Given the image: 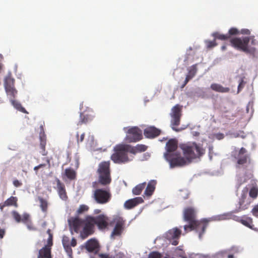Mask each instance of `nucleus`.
<instances>
[{"mask_svg": "<svg viewBox=\"0 0 258 258\" xmlns=\"http://www.w3.org/2000/svg\"><path fill=\"white\" fill-rule=\"evenodd\" d=\"M108 217L103 214L96 217L86 216V225L80 232L81 237L83 239H86L93 234L95 225L100 230L105 229L108 225Z\"/></svg>", "mask_w": 258, "mask_h": 258, "instance_id": "obj_1", "label": "nucleus"}, {"mask_svg": "<svg viewBox=\"0 0 258 258\" xmlns=\"http://www.w3.org/2000/svg\"><path fill=\"white\" fill-rule=\"evenodd\" d=\"M230 42L231 46L237 50L250 54H254L256 51V48L251 45H258V41L254 36L235 37L231 39Z\"/></svg>", "mask_w": 258, "mask_h": 258, "instance_id": "obj_2", "label": "nucleus"}, {"mask_svg": "<svg viewBox=\"0 0 258 258\" xmlns=\"http://www.w3.org/2000/svg\"><path fill=\"white\" fill-rule=\"evenodd\" d=\"M180 148L189 164L193 160L201 158L205 153L202 145L195 142L181 144Z\"/></svg>", "mask_w": 258, "mask_h": 258, "instance_id": "obj_3", "label": "nucleus"}, {"mask_svg": "<svg viewBox=\"0 0 258 258\" xmlns=\"http://www.w3.org/2000/svg\"><path fill=\"white\" fill-rule=\"evenodd\" d=\"M111 159L114 163L122 164L131 161L127 155V153H130V145L118 144L114 147Z\"/></svg>", "mask_w": 258, "mask_h": 258, "instance_id": "obj_4", "label": "nucleus"}, {"mask_svg": "<svg viewBox=\"0 0 258 258\" xmlns=\"http://www.w3.org/2000/svg\"><path fill=\"white\" fill-rule=\"evenodd\" d=\"M226 215H219L213 216L209 219H203L201 220H196L193 224V230H195L199 234L200 239L202 238L203 235L205 233L206 229L209 225V223L213 221H222L226 219Z\"/></svg>", "mask_w": 258, "mask_h": 258, "instance_id": "obj_5", "label": "nucleus"}, {"mask_svg": "<svg viewBox=\"0 0 258 258\" xmlns=\"http://www.w3.org/2000/svg\"><path fill=\"white\" fill-rule=\"evenodd\" d=\"M110 165L109 161L101 162L98 165V183L102 185H108L111 182Z\"/></svg>", "mask_w": 258, "mask_h": 258, "instance_id": "obj_6", "label": "nucleus"}, {"mask_svg": "<svg viewBox=\"0 0 258 258\" xmlns=\"http://www.w3.org/2000/svg\"><path fill=\"white\" fill-rule=\"evenodd\" d=\"M164 157L169 162L171 168L182 167L189 164L186 157L181 156L180 153L178 152L174 153H165Z\"/></svg>", "mask_w": 258, "mask_h": 258, "instance_id": "obj_7", "label": "nucleus"}, {"mask_svg": "<svg viewBox=\"0 0 258 258\" xmlns=\"http://www.w3.org/2000/svg\"><path fill=\"white\" fill-rule=\"evenodd\" d=\"M182 106L179 104L174 106L171 110L170 115L171 117V126L173 130L178 132L180 131L177 127L180 124V119L182 116Z\"/></svg>", "mask_w": 258, "mask_h": 258, "instance_id": "obj_8", "label": "nucleus"}, {"mask_svg": "<svg viewBox=\"0 0 258 258\" xmlns=\"http://www.w3.org/2000/svg\"><path fill=\"white\" fill-rule=\"evenodd\" d=\"M93 198L97 203L105 204L111 199V194L109 188H97L93 194Z\"/></svg>", "mask_w": 258, "mask_h": 258, "instance_id": "obj_9", "label": "nucleus"}, {"mask_svg": "<svg viewBox=\"0 0 258 258\" xmlns=\"http://www.w3.org/2000/svg\"><path fill=\"white\" fill-rule=\"evenodd\" d=\"M142 139V131L138 127L130 128L126 132L125 140L128 143L139 141Z\"/></svg>", "mask_w": 258, "mask_h": 258, "instance_id": "obj_10", "label": "nucleus"}, {"mask_svg": "<svg viewBox=\"0 0 258 258\" xmlns=\"http://www.w3.org/2000/svg\"><path fill=\"white\" fill-rule=\"evenodd\" d=\"M86 217L84 219L79 218L78 216L72 217L68 220V223L71 231H74L78 233L82 227L86 225ZM84 227H83V228Z\"/></svg>", "mask_w": 258, "mask_h": 258, "instance_id": "obj_11", "label": "nucleus"}, {"mask_svg": "<svg viewBox=\"0 0 258 258\" xmlns=\"http://www.w3.org/2000/svg\"><path fill=\"white\" fill-rule=\"evenodd\" d=\"M15 80L11 76H7L5 79L4 86L8 95L15 98L17 93L14 86Z\"/></svg>", "mask_w": 258, "mask_h": 258, "instance_id": "obj_12", "label": "nucleus"}, {"mask_svg": "<svg viewBox=\"0 0 258 258\" xmlns=\"http://www.w3.org/2000/svg\"><path fill=\"white\" fill-rule=\"evenodd\" d=\"M247 152L246 149L242 147L238 151V153L234 155V157L237 159L238 165H244L250 162V156L246 154Z\"/></svg>", "mask_w": 258, "mask_h": 258, "instance_id": "obj_13", "label": "nucleus"}, {"mask_svg": "<svg viewBox=\"0 0 258 258\" xmlns=\"http://www.w3.org/2000/svg\"><path fill=\"white\" fill-rule=\"evenodd\" d=\"M251 203L250 200L247 198L246 193H242L239 201V207L234 211L235 213H238L247 209Z\"/></svg>", "mask_w": 258, "mask_h": 258, "instance_id": "obj_14", "label": "nucleus"}, {"mask_svg": "<svg viewBox=\"0 0 258 258\" xmlns=\"http://www.w3.org/2000/svg\"><path fill=\"white\" fill-rule=\"evenodd\" d=\"M95 115L92 110L86 111L80 113V120L77 123L78 125L86 124L93 120Z\"/></svg>", "mask_w": 258, "mask_h": 258, "instance_id": "obj_15", "label": "nucleus"}, {"mask_svg": "<svg viewBox=\"0 0 258 258\" xmlns=\"http://www.w3.org/2000/svg\"><path fill=\"white\" fill-rule=\"evenodd\" d=\"M55 181L56 182L55 189L57 191L59 198L62 200L67 201L68 197L64 184L58 178H56Z\"/></svg>", "mask_w": 258, "mask_h": 258, "instance_id": "obj_16", "label": "nucleus"}, {"mask_svg": "<svg viewBox=\"0 0 258 258\" xmlns=\"http://www.w3.org/2000/svg\"><path fill=\"white\" fill-rule=\"evenodd\" d=\"M184 220L188 222L194 223L196 219V211L193 207L185 208L183 212Z\"/></svg>", "mask_w": 258, "mask_h": 258, "instance_id": "obj_17", "label": "nucleus"}, {"mask_svg": "<svg viewBox=\"0 0 258 258\" xmlns=\"http://www.w3.org/2000/svg\"><path fill=\"white\" fill-rule=\"evenodd\" d=\"M161 131L154 126H149L146 128L144 131V136L147 138H154L158 136Z\"/></svg>", "mask_w": 258, "mask_h": 258, "instance_id": "obj_18", "label": "nucleus"}, {"mask_svg": "<svg viewBox=\"0 0 258 258\" xmlns=\"http://www.w3.org/2000/svg\"><path fill=\"white\" fill-rule=\"evenodd\" d=\"M143 202L144 200L141 197H136L126 201L124 203V206L127 209H131Z\"/></svg>", "mask_w": 258, "mask_h": 258, "instance_id": "obj_19", "label": "nucleus"}, {"mask_svg": "<svg viewBox=\"0 0 258 258\" xmlns=\"http://www.w3.org/2000/svg\"><path fill=\"white\" fill-rule=\"evenodd\" d=\"M177 141L175 139H170L166 144V153H174L177 148Z\"/></svg>", "mask_w": 258, "mask_h": 258, "instance_id": "obj_20", "label": "nucleus"}, {"mask_svg": "<svg viewBox=\"0 0 258 258\" xmlns=\"http://www.w3.org/2000/svg\"><path fill=\"white\" fill-rule=\"evenodd\" d=\"M40 140V147L41 151L40 152L43 156H45L47 154V152L45 150V146L46 144V137L44 133H41L39 135Z\"/></svg>", "mask_w": 258, "mask_h": 258, "instance_id": "obj_21", "label": "nucleus"}, {"mask_svg": "<svg viewBox=\"0 0 258 258\" xmlns=\"http://www.w3.org/2000/svg\"><path fill=\"white\" fill-rule=\"evenodd\" d=\"M157 184V181L155 180H150L145 190L144 194L147 196H151L154 192L156 185Z\"/></svg>", "mask_w": 258, "mask_h": 258, "instance_id": "obj_22", "label": "nucleus"}, {"mask_svg": "<svg viewBox=\"0 0 258 258\" xmlns=\"http://www.w3.org/2000/svg\"><path fill=\"white\" fill-rule=\"evenodd\" d=\"M181 234V231L177 228H174L168 232L167 237L169 239H178Z\"/></svg>", "mask_w": 258, "mask_h": 258, "instance_id": "obj_23", "label": "nucleus"}, {"mask_svg": "<svg viewBox=\"0 0 258 258\" xmlns=\"http://www.w3.org/2000/svg\"><path fill=\"white\" fill-rule=\"evenodd\" d=\"M86 248L89 252H93L98 247L97 241L94 239H91L86 243Z\"/></svg>", "mask_w": 258, "mask_h": 258, "instance_id": "obj_24", "label": "nucleus"}, {"mask_svg": "<svg viewBox=\"0 0 258 258\" xmlns=\"http://www.w3.org/2000/svg\"><path fill=\"white\" fill-rule=\"evenodd\" d=\"M124 222L122 221H118L116 222L115 226L112 232L111 236H119L123 230Z\"/></svg>", "mask_w": 258, "mask_h": 258, "instance_id": "obj_25", "label": "nucleus"}, {"mask_svg": "<svg viewBox=\"0 0 258 258\" xmlns=\"http://www.w3.org/2000/svg\"><path fill=\"white\" fill-rule=\"evenodd\" d=\"M210 88L212 90L219 93H227L230 91L228 87H224L221 85L217 83L212 84Z\"/></svg>", "mask_w": 258, "mask_h": 258, "instance_id": "obj_26", "label": "nucleus"}, {"mask_svg": "<svg viewBox=\"0 0 258 258\" xmlns=\"http://www.w3.org/2000/svg\"><path fill=\"white\" fill-rule=\"evenodd\" d=\"M22 222L24 223L30 230H35V228L33 226L32 222L30 220V215L27 213L23 214Z\"/></svg>", "mask_w": 258, "mask_h": 258, "instance_id": "obj_27", "label": "nucleus"}, {"mask_svg": "<svg viewBox=\"0 0 258 258\" xmlns=\"http://www.w3.org/2000/svg\"><path fill=\"white\" fill-rule=\"evenodd\" d=\"M130 153L136 154L138 152H142L145 151L147 149V147L144 145L138 144L135 147L130 145Z\"/></svg>", "mask_w": 258, "mask_h": 258, "instance_id": "obj_28", "label": "nucleus"}, {"mask_svg": "<svg viewBox=\"0 0 258 258\" xmlns=\"http://www.w3.org/2000/svg\"><path fill=\"white\" fill-rule=\"evenodd\" d=\"M64 175L70 180L76 179L77 173L72 168H66L64 170Z\"/></svg>", "mask_w": 258, "mask_h": 258, "instance_id": "obj_29", "label": "nucleus"}, {"mask_svg": "<svg viewBox=\"0 0 258 258\" xmlns=\"http://www.w3.org/2000/svg\"><path fill=\"white\" fill-rule=\"evenodd\" d=\"M49 253H51V248L45 246L39 250L37 258H45Z\"/></svg>", "mask_w": 258, "mask_h": 258, "instance_id": "obj_30", "label": "nucleus"}, {"mask_svg": "<svg viewBox=\"0 0 258 258\" xmlns=\"http://www.w3.org/2000/svg\"><path fill=\"white\" fill-rule=\"evenodd\" d=\"M18 198L16 197L11 196L5 202V205L7 206H14L18 207Z\"/></svg>", "mask_w": 258, "mask_h": 258, "instance_id": "obj_31", "label": "nucleus"}, {"mask_svg": "<svg viewBox=\"0 0 258 258\" xmlns=\"http://www.w3.org/2000/svg\"><path fill=\"white\" fill-rule=\"evenodd\" d=\"M243 225L249 228H252L253 225V221L252 218L250 217H245L240 219L239 221Z\"/></svg>", "mask_w": 258, "mask_h": 258, "instance_id": "obj_32", "label": "nucleus"}, {"mask_svg": "<svg viewBox=\"0 0 258 258\" xmlns=\"http://www.w3.org/2000/svg\"><path fill=\"white\" fill-rule=\"evenodd\" d=\"M146 185V183L145 182L136 186L132 190L133 194L135 195H140L143 189L145 188Z\"/></svg>", "mask_w": 258, "mask_h": 258, "instance_id": "obj_33", "label": "nucleus"}, {"mask_svg": "<svg viewBox=\"0 0 258 258\" xmlns=\"http://www.w3.org/2000/svg\"><path fill=\"white\" fill-rule=\"evenodd\" d=\"M197 64H195L189 68L188 69V74L187 75L190 77L191 78H194V76L197 74L198 69H197Z\"/></svg>", "mask_w": 258, "mask_h": 258, "instance_id": "obj_34", "label": "nucleus"}, {"mask_svg": "<svg viewBox=\"0 0 258 258\" xmlns=\"http://www.w3.org/2000/svg\"><path fill=\"white\" fill-rule=\"evenodd\" d=\"M212 35L214 37L215 40L216 39H218L221 40H225L229 38V35H227V34H222L218 32H215L213 33Z\"/></svg>", "mask_w": 258, "mask_h": 258, "instance_id": "obj_35", "label": "nucleus"}, {"mask_svg": "<svg viewBox=\"0 0 258 258\" xmlns=\"http://www.w3.org/2000/svg\"><path fill=\"white\" fill-rule=\"evenodd\" d=\"M39 201L40 204V206L42 211L44 212H46L47 210L48 207L47 201L42 198H39Z\"/></svg>", "mask_w": 258, "mask_h": 258, "instance_id": "obj_36", "label": "nucleus"}, {"mask_svg": "<svg viewBox=\"0 0 258 258\" xmlns=\"http://www.w3.org/2000/svg\"><path fill=\"white\" fill-rule=\"evenodd\" d=\"M227 250L228 251V258H234L233 254L239 252L238 248L235 246H233Z\"/></svg>", "mask_w": 258, "mask_h": 258, "instance_id": "obj_37", "label": "nucleus"}, {"mask_svg": "<svg viewBox=\"0 0 258 258\" xmlns=\"http://www.w3.org/2000/svg\"><path fill=\"white\" fill-rule=\"evenodd\" d=\"M89 207L85 205H81L79 206L78 209L76 212V214L78 216L86 212H87L89 210Z\"/></svg>", "mask_w": 258, "mask_h": 258, "instance_id": "obj_38", "label": "nucleus"}, {"mask_svg": "<svg viewBox=\"0 0 258 258\" xmlns=\"http://www.w3.org/2000/svg\"><path fill=\"white\" fill-rule=\"evenodd\" d=\"M249 196L253 198L256 199L258 195V188L256 186H253L251 188H250L249 192Z\"/></svg>", "mask_w": 258, "mask_h": 258, "instance_id": "obj_39", "label": "nucleus"}, {"mask_svg": "<svg viewBox=\"0 0 258 258\" xmlns=\"http://www.w3.org/2000/svg\"><path fill=\"white\" fill-rule=\"evenodd\" d=\"M12 215L13 216V218L17 222H22L23 216L21 217V216L19 214L18 212L16 211H13L12 212Z\"/></svg>", "mask_w": 258, "mask_h": 258, "instance_id": "obj_40", "label": "nucleus"}, {"mask_svg": "<svg viewBox=\"0 0 258 258\" xmlns=\"http://www.w3.org/2000/svg\"><path fill=\"white\" fill-rule=\"evenodd\" d=\"M12 103L15 107L18 110L23 113H27L26 109L23 106H22L20 103L14 100L12 101Z\"/></svg>", "mask_w": 258, "mask_h": 258, "instance_id": "obj_41", "label": "nucleus"}, {"mask_svg": "<svg viewBox=\"0 0 258 258\" xmlns=\"http://www.w3.org/2000/svg\"><path fill=\"white\" fill-rule=\"evenodd\" d=\"M226 255L228 256V251L227 250L220 251L215 254L216 258H222Z\"/></svg>", "mask_w": 258, "mask_h": 258, "instance_id": "obj_42", "label": "nucleus"}, {"mask_svg": "<svg viewBox=\"0 0 258 258\" xmlns=\"http://www.w3.org/2000/svg\"><path fill=\"white\" fill-rule=\"evenodd\" d=\"M206 44L207 45V47L208 48H212L216 46H217V43L216 42V40L214 39V40H207L206 41Z\"/></svg>", "mask_w": 258, "mask_h": 258, "instance_id": "obj_43", "label": "nucleus"}, {"mask_svg": "<svg viewBox=\"0 0 258 258\" xmlns=\"http://www.w3.org/2000/svg\"><path fill=\"white\" fill-rule=\"evenodd\" d=\"M162 254L157 251H152L148 255V258H161Z\"/></svg>", "mask_w": 258, "mask_h": 258, "instance_id": "obj_44", "label": "nucleus"}, {"mask_svg": "<svg viewBox=\"0 0 258 258\" xmlns=\"http://www.w3.org/2000/svg\"><path fill=\"white\" fill-rule=\"evenodd\" d=\"M62 243H63V246L64 249H65L66 251L69 254H72V249L71 246L66 242L64 239H63Z\"/></svg>", "mask_w": 258, "mask_h": 258, "instance_id": "obj_45", "label": "nucleus"}, {"mask_svg": "<svg viewBox=\"0 0 258 258\" xmlns=\"http://www.w3.org/2000/svg\"><path fill=\"white\" fill-rule=\"evenodd\" d=\"M239 33L238 30L235 28H231L229 31L228 33L227 34V35H229V38L231 35H237Z\"/></svg>", "mask_w": 258, "mask_h": 258, "instance_id": "obj_46", "label": "nucleus"}, {"mask_svg": "<svg viewBox=\"0 0 258 258\" xmlns=\"http://www.w3.org/2000/svg\"><path fill=\"white\" fill-rule=\"evenodd\" d=\"M188 225H184V229L185 231V233H186L188 231L193 230V224L191 222H188Z\"/></svg>", "mask_w": 258, "mask_h": 258, "instance_id": "obj_47", "label": "nucleus"}, {"mask_svg": "<svg viewBox=\"0 0 258 258\" xmlns=\"http://www.w3.org/2000/svg\"><path fill=\"white\" fill-rule=\"evenodd\" d=\"M85 133H83L80 136V137L79 138V133H78L77 134V142L78 143H79L80 142H82L84 140V137H85Z\"/></svg>", "mask_w": 258, "mask_h": 258, "instance_id": "obj_48", "label": "nucleus"}, {"mask_svg": "<svg viewBox=\"0 0 258 258\" xmlns=\"http://www.w3.org/2000/svg\"><path fill=\"white\" fill-rule=\"evenodd\" d=\"M52 235L51 234H49V236L47 240V244L46 246H48V247L51 248V246L52 245Z\"/></svg>", "mask_w": 258, "mask_h": 258, "instance_id": "obj_49", "label": "nucleus"}, {"mask_svg": "<svg viewBox=\"0 0 258 258\" xmlns=\"http://www.w3.org/2000/svg\"><path fill=\"white\" fill-rule=\"evenodd\" d=\"M98 256L99 258H115L112 255H110L107 253H99Z\"/></svg>", "mask_w": 258, "mask_h": 258, "instance_id": "obj_50", "label": "nucleus"}, {"mask_svg": "<svg viewBox=\"0 0 258 258\" xmlns=\"http://www.w3.org/2000/svg\"><path fill=\"white\" fill-rule=\"evenodd\" d=\"M251 212L253 216L258 217V205L254 206L252 209Z\"/></svg>", "mask_w": 258, "mask_h": 258, "instance_id": "obj_51", "label": "nucleus"}, {"mask_svg": "<svg viewBox=\"0 0 258 258\" xmlns=\"http://www.w3.org/2000/svg\"><path fill=\"white\" fill-rule=\"evenodd\" d=\"M13 183L14 185L16 187H20L22 185V183L18 179L14 180Z\"/></svg>", "mask_w": 258, "mask_h": 258, "instance_id": "obj_52", "label": "nucleus"}, {"mask_svg": "<svg viewBox=\"0 0 258 258\" xmlns=\"http://www.w3.org/2000/svg\"><path fill=\"white\" fill-rule=\"evenodd\" d=\"M192 79V78H191L190 77L188 76V75H186L185 79L184 82V83L182 85L181 88H183L187 84V83L189 82V81L190 79Z\"/></svg>", "mask_w": 258, "mask_h": 258, "instance_id": "obj_53", "label": "nucleus"}, {"mask_svg": "<svg viewBox=\"0 0 258 258\" xmlns=\"http://www.w3.org/2000/svg\"><path fill=\"white\" fill-rule=\"evenodd\" d=\"M192 79V78H191L190 77L188 76V75H186L185 79L184 82V83L182 85L181 88H183L187 84V83L189 82V81L190 79Z\"/></svg>", "mask_w": 258, "mask_h": 258, "instance_id": "obj_54", "label": "nucleus"}, {"mask_svg": "<svg viewBox=\"0 0 258 258\" xmlns=\"http://www.w3.org/2000/svg\"><path fill=\"white\" fill-rule=\"evenodd\" d=\"M240 33L244 35H249L250 31L247 29H242L241 30Z\"/></svg>", "mask_w": 258, "mask_h": 258, "instance_id": "obj_55", "label": "nucleus"}, {"mask_svg": "<svg viewBox=\"0 0 258 258\" xmlns=\"http://www.w3.org/2000/svg\"><path fill=\"white\" fill-rule=\"evenodd\" d=\"M215 137H216V139H217L218 140H221L224 138V135L223 134L218 133L215 135Z\"/></svg>", "mask_w": 258, "mask_h": 258, "instance_id": "obj_56", "label": "nucleus"}, {"mask_svg": "<svg viewBox=\"0 0 258 258\" xmlns=\"http://www.w3.org/2000/svg\"><path fill=\"white\" fill-rule=\"evenodd\" d=\"M77 245V240L75 238L72 239L71 246L75 247Z\"/></svg>", "mask_w": 258, "mask_h": 258, "instance_id": "obj_57", "label": "nucleus"}, {"mask_svg": "<svg viewBox=\"0 0 258 258\" xmlns=\"http://www.w3.org/2000/svg\"><path fill=\"white\" fill-rule=\"evenodd\" d=\"M5 230L3 229H2L0 227V238H3L4 237V235L5 234Z\"/></svg>", "mask_w": 258, "mask_h": 258, "instance_id": "obj_58", "label": "nucleus"}, {"mask_svg": "<svg viewBox=\"0 0 258 258\" xmlns=\"http://www.w3.org/2000/svg\"><path fill=\"white\" fill-rule=\"evenodd\" d=\"M45 161L47 162V165H48V168H50L51 166L50 159L48 158H45Z\"/></svg>", "mask_w": 258, "mask_h": 258, "instance_id": "obj_59", "label": "nucleus"}, {"mask_svg": "<svg viewBox=\"0 0 258 258\" xmlns=\"http://www.w3.org/2000/svg\"><path fill=\"white\" fill-rule=\"evenodd\" d=\"M7 205H5V202L3 204H0V209L1 211L3 210V209L5 207H6Z\"/></svg>", "mask_w": 258, "mask_h": 258, "instance_id": "obj_60", "label": "nucleus"}, {"mask_svg": "<svg viewBox=\"0 0 258 258\" xmlns=\"http://www.w3.org/2000/svg\"><path fill=\"white\" fill-rule=\"evenodd\" d=\"M46 165V164H40L38 165V167H39V168H41L42 167H44Z\"/></svg>", "mask_w": 258, "mask_h": 258, "instance_id": "obj_61", "label": "nucleus"}, {"mask_svg": "<svg viewBox=\"0 0 258 258\" xmlns=\"http://www.w3.org/2000/svg\"><path fill=\"white\" fill-rule=\"evenodd\" d=\"M178 244V241L176 240H174L173 242H172V244L174 245H176Z\"/></svg>", "mask_w": 258, "mask_h": 258, "instance_id": "obj_62", "label": "nucleus"}, {"mask_svg": "<svg viewBox=\"0 0 258 258\" xmlns=\"http://www.w3.org/2000/svg\"><path fill=\"white\" fill-rule=\"evenodd\" d=\"M40 169L39 167H38V166H36L35 167H34V170L36 171V173H37V170Z\"/></svg>", "mask_w": 258, "mask_h": 258, "instance_id": "obj_63", "label": "nucleus"}, {"mask_svg": "<svg viewBox=\"0 0 258 258\" xmlns=\"http://www.w3.org/2000/svg\"><path fill=\"white\" fill-rule=\"evenodd\" d=\"M94 212L95 214H98L100 212V210H99V209H96L95 211H94Z\"/></svg>", "mask_w": 258, "mask_h": 258, "instance_id": "obj_64", "label": "nucleus"}]
</instances>
